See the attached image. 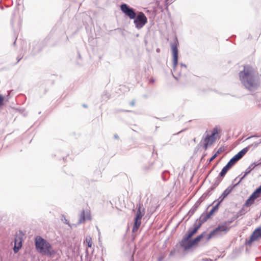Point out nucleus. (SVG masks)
I'll list each match as a JSON object with an SVG mask.
<instances>
[{"label": "nucleus", "mask_w": 261, "mask_h": 261, "mask_svg": "<svg viewBox=\"0 0 261 261\" xmlns=\"http://www.w3.org/2000/svg\"><path fill=\"white\" fill-rule=\"evenodd\" d=\"M239 79L244 87L250 91L257 89L260 84V75L249 65L244 66L239 73Z\"/></svg>", "instance_id": "obj_1"}, {"label": "nucleus", "mask_w": 261, "mask_h": 261, "mask_svg": "<svg viewBox=\"0 0 261 261\" xmlns=\"http://www.w3.org/2000/svg\"><path fill=\"white\" fill-rule=\"evenodd\" d=\"M36 248L38 252L50 256L53 252L51 244L41 237L38 236L35 239Z\"/></svg>", "instance_id": "obj_2"}, {"label": "nucleus", "mask_w": 261, "mask_h": 261, "mask_svg": "<svg viewBox=\"0 0 261 261\" xmlns=\"http://www.w3.org/2000/svg\"><path fill=\"white\" fill-rule=\"evenodd\" d=\"M229 230V228L225 224L218 225L207 235L206 241H208L211 239L221 238L225 235Z\"/></svg>", "instance_id": "obj_3"}, {"label": "nucleus", "mask_w": 261, "mask_h": 261, "mask_svg": "<svg viewBox=\"0 0 261 261\" xmlns=\"http://www.w3.org/2000/svg\"><path fill=\"white\" fill-rule=\"evenodd\" d=\"M218 133V128L215 127L211 135H207L205 138H203L200 143H202L203 147L205 150H206L209 146L212 145L215 142L216 140V135Z\"/></svg>", "instance_id": "obj_4"}, {"label": "nucleus", "mask_w": 261, "mask_h": 261, "mask_svg": "<svg viewBox=\"0 0 261 261\" xmlns=\"http://www.w3.org/2000/svg\"><path fill=\"white\" fill-rule=\"evenodd\" d=\"M134 22L136 28L138 29H140L147 22V18L143 12H140L136 15Z\"/></svg>", "instance_id": "obj_5"}, {"label": "nucleus", "mask_w": 261, "mask_h": 261, "mask_svg": "<svg viewBox=\"0 0 261 261\" xmlns=\"http://www.w3.org/2000/svg\"><path fill=\"white\" fill-rule=\"evenodd\" d=\"M249 146L246 147L241 151H240L237 154L233 156L229 161L227 163L231 167L239 160H240L249 150Z\"/></svg>", "instance_id": "obj_6"}, {"label": "nucleus", "mask_w": 261, "mask_h": 261, "mask_svg": "<svg viewBox=\"0 0 261 261\" xmlns=\"http://www.w3.org/2000/svg\"><path fill=\"white\" fill-rule=\"evenodd\" d=\"M121 10L122 12L130 19H134L136 17V14L135 12V10L129 7L126 4H123L120 6Z\"/></svg>", "instance_id": "obj_7"}, {"label": "nucleus", "mask_w": 261, "mask_h": 261, "mask_svg": "<svg viewBox=\"0 0 261 261\" xmlns=\"http://www.w3.org/2000/svg\"><path fill=\"white\" fill-rule=\"evenodd\" d=\"M171 47L173 55V70L175 72L178 63V49L176 42L171 43Z\"/></svg>", "instance_id": "obj_8"}, {"label": "nucleus", "mask_w": 261, "mask_h": 261, "mask_svg": "<svg viewBox=\"0 0 261 261\" xmlns=\"http://www.w3.org/2000/svg\"><path fill=\"white\" fill-rule=\"evenodd\" d=\"M238 185V183L237 182L236 184L228 186L217 199L218 201V202L220 204L224 200V199L231 192L233 188Z\"/></svg>", "instance_id": "obj_9"}, {"label": "nucleus", "mask_w": 261, "mask_h": 261, "mask_svg": "<svg viewBox=\"0 0 261 261\" xmlns=\"http://www.w3.org/2000/svg\"><path fill=\"white\" fill-rule=\"evenodd\" d=\"M91 217L89 211L83 210L79 216L77 225L84 223L86 220H91Z\"/></svg>", "instance_id": "obj_10"}, {"label": "nucleus", "mask_w": 261, "mask_h": 261, "mask_svg": "<svg viewBox=\"0 0 261 261\" xmlns=\"http://www.w3.org/2000/svg\"><path fill=\"white\" fill-rule=\"evenodd\" d=\"M261 237V228H256L251 235L250 239L246 242L247 244H250L252 242Z\"/></svg>", "instance_id": "obj_11"}, {"label": "nucleus", "mask_w": 261, "mask_h": 261, "mask_svg": "<svg viewBox=\"0 0 261 261\" xmlns=\"http://www.w3.org/2000/svg\"><path fill=\"white\" fill-rule=\"evenodd\" d=\"M193 228H190L185 235L186 236V239H190L196 233L198 230L200 228V224H196L195 223L194 224Z\"/></svg>", "instance_id": "obj_12"}, {"label": "nucleus", "mask_w": 261, "mask_h": 261, "mask_svg": "<svg viewBox=\"0 0 261 261\" xmlns=\"http://www.w3.org/2000/svg\"><path fill=\"white\" fill-rule=\"evenodd\" d=\"M261 164V161L258 162H254L252 164H251L245 170L244 175L240 178L239 180L238 181L237 183L238 184L242 181L243 179H244L246 175H247L248 174L250 173V172L257 166Z\"/></svg>", "instance_id": "obj_13"}, {"label": "nucleus", "mask_w": 261, "mask_h": 261, "mask_svg": "<svg viewBox=\"0 0 261 261\" xmlns=\"http://www.w3.org/2000/svg\"><path fill=\"white\" fill-rule=\"evenodd\" d=\"M211 216L209 215V214L206 213H203L201 215L199 219H197L195 223L196 224H200V227L201 226L202 224L206 222Z\"/></svg>", "instance_id": "obj_14"}, {"label": "nucleus", "mask_w": 261, "mask_h": 261, "mask_svg": "<svg viewBox=\"0 0 261 261\" xmlns=\"http://www.w3.org/2000/svg\"><path fill=\"white\" fill-rule=\"evenodd\" d=\"M186 236H184L181 241L179 242L180 246L186 251L191 247H189V244L192 242V240L190 239H186Z\"/></svg>", "instance_id": "obj_15"}, {"label": "nucleus", "mask_w": 261, "mask_h": 261, "mask_svg": "<svg viewBox=\"0 0 261 261\" xmlns=\"http://www.w3.org/2000/svg\"><path fill=\"white\" fill-rule=\"evenodd\" d=\"M206 235V232L204 231L200 235L196 237L194 240H191L192 242L189 244V247H192L195 244H197L199 242L202 238L205 237Z\"/></svg>", "instance_id": "obj_16"}, {"label": "nucleus", "mask_w": 261, "mask_h": 261, "mask_svg": "<svg viewBox=\"0 0 261 261\" xmlns=\"http://www.w3.org/2000/svg\"><path fill=\"white\" fill-rule=\"evenodd\" d=\"M137 207L138 210L135 218L141 219L145 214V209L144 208H142V205L141 204L137 205Z\"/></svg>", "instance_id": "obj_17"}, {"label": "nucleus", "mask_w": 261, "mask_h": 261, "mask_svg": "<svg viewBox=\"0 0 261 261\" xmlns=\"http://www.w3.org/2000/svg\"><path fill=\"white\" fill-rule=\"evenodd\" d=\"M141 224V219L135 218L134 224L133 228V232H136Z\"/></svg>", "instance_id": "obj_18"}, {"label": "nucleus", "mask_w": 261, "mask_h": 261, "mask_svg": "<svg viewBox=\"0 0 261 261\" xmlns=\"http://www.w3.org/2000/svg\"><path fill=\"white\" fill-rule=\"evenodd\" d=\"M213 190V189H210L207 192L204 193L197 200L198 202H199V203L201 204V203L209 195L211 194V191Z\"/></svg>", "instance_id": "obj_19"}, {"label": "nucleus", "mask_w": 261, "mask_h": 261, "mask_svg": "<svg viewBox=\"0 0 261 261\" xmlns=\"http://www.w3.org/2000/svg\"><path fill=\"white\" fill-rule=\"evenodd\" d=\"M255 199H256L252 195H251L248 199H247V200L246 201L244 206L246 207L249 206L254 203Z\"/></svg>", "instance_id": "obj_20"}, {"label": "nucleus", "mask_w": 261, "mask_h": 261, "mask_svg": "<svg viewBox=\"0 0 261 261\" xmlns=\"http://www.w3.org/2000/svg\"><path fill=\"white\" fill-rule=\"evenodd\" d=\"M231 168L228 164H226L222 169L221 171L219 173L221 176H224L227 171Z\"/></svg>", "instance_id": "obj_21"}, {"label": "nucleus", "mask_w": 261, "mask_h": 261, "mask_svg": "<svg viewBox=\"0 0 261 261\" xmlns=\"http://www.w3.org/2000/svg\"><path fill=\"white\" fill-rule=\"evenodd\" d=\"M16 241L17 240H15V246L13 248V250L15 253H17L22 246L21 241H19L17 245L16 244Z\"/></svg>", "instance_id": "obj_22"}, {"label": "nucleus", "mask_w": 261, "mask_h": 261, "mask_svg": "<svg viewBox=\"0 0 261 261\" xmlns=\"http://www.w3.org/2000/svg\"><path fill=\"white\" fill-rule=\"evenodd\" d=\"M84 243H86L88 247L91 248L92 246V238L90 236H87L86 238Z\"/></svg>", "instance_id": "obj_23"}, {"label": "nucleus", "mask_w": 261, "mask_h": 261, "mask_svg": "<svg viewBox=\"0 0 261 261\" xmlns=\"http://www.w3.org/2000/svg\"><path fill=\"white\" fill-rule=\"evenodd\" d=\"M219 205L220 203L218 202L216 205L213 207V208L211 210V211L209 212H207L211 216H212L214 214L215 211L218 210Z\"/></svg>", "instance_id": "obj_24"}, {"label": "nucleus", "mask_w": 261, "mask_h": 261, "mask_svg": "<svg viewBox=\"0 0 261 261\" xmlns=\"http://www.w3.org/2000/svg\"><path fill=\"white\" fill-rule=\"evenodd\" d=\"M261 194V192L259 191V190H257V189L252 193V195L256 199L257 198L259 197Z\"/></svg>", "instance_id": "obj_25"}, {"label": "nucleus", "mask_w": 261, "mask_h": 261, "mask_svg": "<svg viewBox=\"0 0 261 261\" xmlns=\"http://www.w3.org/2000/svg\"><path fill=\"white\" fill-rule=\"evenodd\" d=\"M223 178V176H221L219 174L218 177L216 178V179L215 180V182L214 183V186H217L221 182Z\"/></svg>", "instance_id": "obj_26"}, {"label": "nucleus", "mask_w": 261, "mask_h": 261, "mask_svg": "<svg viewBox=\"0 0 261 261\" xmlns=\"http://www.w3.org/2000/svg\"><path fill=\"white\" fill-rule=\"evenodd\" d=\"M196 210L197 209L193 206L188 213V215L189 216V217H191L195 213Z\"/></svg>", "instance_id": "obj_27"}, {"label": "nucleus", "mask_w": 261, "mask_h": 261, "mask_svg": "<svg viewBox=\"0 0 261 261\" xmlns=\"http://www.w3.org/2000/svg\"><path fill=\"white\" fill-rule=\"evenodd\" d=\"M260 143V141L259 142H254L252 144L248 145L247 147L249 146V149L251 147H253L254 148L256 147Z\"/></svg>", "instance_id": "obj_28"}, {"label": "nucleus", "mask_w": 261, "mask_h": 261, "mask_svg": "<svg viewBox=\"0 0 261 261\" xmlns=\"http://www.w3.org/2000/svg\"><path fill=\"white\" fill-rule=\"evenodd\" d=\"M62 220H64V222L65 223L68 224L70 227H71V225L69 224V221L67 220V219H66V218L65 217V216H62Z\"/></svg>", "instance_id": "obj_29"}, {"label": "nucleus", "mask_w": 261, "mask_h": 261, "mask_svg": "<svg viewBox=\"0 0 261 261\" xmlns=\"http://www.w3.org/2000/svg\"><path fill=\"white\" fill-rule=\"evenodd\" d=\"M165 257V254H161L158 258L157 261H163Z\"/></svg>", "instance_id": "obj_30"}, {"label": "nucleus", "mask_w": 261, "mask_h": 261, "mask_svg": "<svg viewBox=\"0 0 261 261\" xmlns=\"http://www.w3.org/2000/svg\"><path fill=\"white\" fill-rule=\"evenodd\" d=\"M200 205V203L199 202H198L197 201L195 202V204L194 205L193 207H195V208L197 209L198 207Z\"/></svg>", "instance_id": "obj_31"}, {"label": "nucleus", "mask_w": 261, "mask_h": 261, "mask_svg": "<svg viewBox=\"0 0 261 261\" xmlns=\"http://www.w3.org/2000/svg\"><path fill=\"white\" fill-rule=\"evenodd\" d=\"M217 157V154H214L210 159L209 162H211L213 160H214Z\"/></svg>", "instance_id": "obj_32"}, {"label": "nucleus", "mask_w": 261, "mask_h": 261, "mask_svg": "<svg viewBox=\"0 0 261 261\" xmlns=\"http://www.w3.org/2000/svg\"><path fill=\"white\" fill-rule=\"evenodd\" d=\"M4 97L0 95V106L3 105Z\"/></svg>", "instance_id": "obj_33"}, {"label": "nucleus", "mask_w": 261, "mask_h": 261, "mask_svg": "<svg viewBox=\"0 0 261 261\" xmlns=\"http://www.w3.org/2000/svg\"><path fill=\"white\" fill-rule=\"evenodd\" d=\"M180 65H181V67L182 68L184 69L185 70H186V69H187V66L185 64H184L183 63H181Z\"/></svg>", "instance_id": "obj_34"}, {"label": "nucleus", "mask_w": 261, "mask_h": 261, "mask_svg": "<svg viewBox=\"0 0 261 261\" xmlns=\"http://www.w3.org/2000/svg\"><path fill=\"white\" fill-rule=\"evenodd\" d=\"M174 253H175V251L174 250H172L170 252L169 257H171V256H173L174 255Z\"/></svg>", "instance_id": "obj_35"}, {"label": "nucleus", "mask_w": 261, "mask_h": 261, "mask_svg": "<svg viewBox=\"0 0 261 261\" xmlns=\"http://www.w3.org/2000/svg\"><path fill=\"white\" fill-rule=\"evenodd\" d=\"M221 152V148H219L215 154H217V156Z\"/></svg>", "instance_id": "obj_36"}, {"label": "nucleus", "mask_w": 261, "mask_h": 261, "mask_svg": "<svg viewBox=\"0 0 261 261\" xmlns=\"http://www.w3.org/2000/svg\"><path fill=\"white\" fill-rule=\"evenodd\" d=\"M203 260L204 261H213V260L210 258H205V259H204Z\"/></svg>", "instance_id": "obj_37"}, {"label": "nucleus", "mask_w": 261, "mask_h": 261, "mask_svg": "<svg viewBox=\"0 0 261 261\" xmlns=\"http://www.w3.org/2000/svg\"><path fill=\"white\" fill-rule=\"evenodd\" d=\"M130 105L132 106H134L135 105V102L134 101H132L130 102Z\"/></svg>", "instance_id": "obj_38"}, {"label": "nucleus", "mask_w": 261, "mask_h": 261, "mask_svg": "<svg viewBox=\"0 0 261 261\" xmlns=\"http://www.w3.org/2000/svg\"><path fill=\"white\" fill-rule=\"evenodd\" d=\"M257 190H259V191L261 192V185L257 188Z\"/></svg>", "instance_id": "obj_39"}, {"label": "nucleus", "mask_w": 261, "mask_h": 261, "mask_svg": "<svg viewBox=\"0 0 261 261\" xmlns=\"http://www.w3.org/2000/svg\"><path fill=\"white\" fill-rule=\"evenodd\" d=\"M150 82L151 83H153L154 82V80L153 79H151L150 80Z\"/></svg>", "instance_id": "obj_40"}, {"label": "nucleus", "mask_w": 261, "mask_h": 261, "mask_svg": "<svg viewBox=\"0 0 261 261\" xmlns=\"http://www.w3.org/2000/svg\"><path fill=\"white\" fill-rule=\"evenodd\" d=\"M237 178H238V177H237L236 178H235V179H234V181H233L232 184L231 185H234V184H233V182H234V181H235V182H237V181H236V180L237 179Z\"/></svg>", "instance_id": "obj_41"}, {"label": "nucleus", "mask_w": 261, "mask_h": 261, "mask_svg": "<svg viewBox=\"0 0 261 261\" xmlns=\"http://www.w3.org/2000/svg\"><path fill=\"white\" fill-rule=\"evenodd\" d=\"M21 57L19 58V57H17V60H18L17 62H19L21 60Z\"/></svg>", "instance_id": "obj_42"}, {"label": "nucleus", "mask_w": 261, "mask_h": 261, "mask_svg": "<svg viewBox=\"0 0 261 261\" xmlns=\"http://www.w3.org/2000/svg\"><path fill=\"white\" fill-rule=\"evenodd\" d=\"M114 137H115V138H116V139H118V136L117 135H114Z\"/></svg>", "instance_id": "obj_43"}, {"label": "nucleus", "mask_w": 261, "mask_h": 261, "mask_svg": "<svg viewBox=\"0 0 261 261\" xmlns=\"http://www.w3.org/2000/svg\"><path fill=\"white\" fill-rule=\"evenodd\" d=\"M243 209L241 210L240 211V213L241 214H242V213H243Z\"/></svg>", "instance_id": "obj_44"}, {"label": "nucleus", "mask_w": 261, "mask_h": 261, "mask_svg": "<svg viewBox=\"0 0 261 261\" xmlns=\"http://www.w3.org/2000/svg\"><path fill=\"white\" fill-rule=\"evenodd\" d=\"M83 106H84V107H85V108H86V107H87V106H86V105H83Z\"/></svg>", "instance_id": "obj_45"}, {"label": "nucleus", "mask_w": 261, "mask_h": 261, "mask_svg": "<svg viewBox=\"0 0 261 261\" xmlns=\"http://www.w3.org/2000/svg\"><path fill=\"white\" fill-rule=\"evenodd\" d=\"M163 180H166V179L165 178V177H163Z\"/></svg>", "instance_id": "obj_46"}, {"label": "nucleus", "mask_w": 261, "mask_h": 261, "mask_svg": "<svg viewBox=\"0 0 261 261\" xmlns=\"http://www.w3.org/2000/svg\"><path fill=\"white\" fill-rule=\"evenodd\" d=\"M173 76H174V77L175 79H177V77H175L174 75H173Z\"/></svg>", "instance_id": "obj_47"}, {"label": "nucleus", "mask_w": 261, "mask_h": 261, "mask_svg": "<svg viewBox=\"0 0 261 261\" xmlns=\"http://www.w3.org/2000/svg\"><path fill=\"white\" fill-rule=\"evenodd\" d=\"M15 42H16V40L14 42V43H13L14 44H15Z\"/></svg>", "instance_id": "obj_48"}, {"label": "nucleus", "mask_w": 261, "mask_h": 261, "mask_svg": "<svg viewBox=\"0 0 261 261\" xmlns=\"http://www.w3.org/2000/svg\"><path fill=\"white\" fill-rule=\"evenodd\" d=\"M260 142L261 143V140L260 141Z\"/></svg>", "instance_id": "obj_49"}]
</instances>
